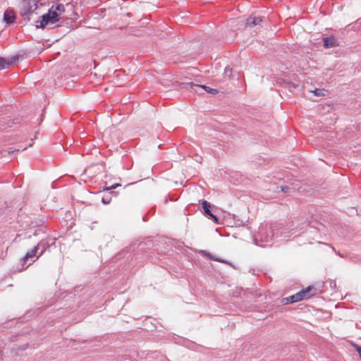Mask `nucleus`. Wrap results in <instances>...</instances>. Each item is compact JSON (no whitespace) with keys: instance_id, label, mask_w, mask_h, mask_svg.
<instances>
[{"instance_id":"dca6fc26","label":"nucleus","mask_w":361,"mask_h":361,"mask_svg":"<svg viewBox=\"0 0 361 361\" xmlns=\"http://www.w3.org/2000/svg\"><path fill=\"white\" fill-rule=\"evenodd\" d=\"M311 92H313L314 94V95L317 96V97H320V96H324V95L323 90L315 89L314 90L311 91Z\"/></svg>"},{"instance_id":"0eeeda50","label":"nucleus","mask_w":361,"mask_h":361,"mask_svg":"<svg viewBox=\"0 0 361 361\" xmlns=\"http://www.w3.org/2000/svg\"><path fill=\"white\" fill-rule=\"evenodd\" d=\"M15 19L16 14L13 10L8 9L4 12L3 20L4 22L6 24H11L12 23H13Z\"/></svg>"},{"instance_id":"a211bd4d","label":"nucleus","mask_w":361,"mask_h":361,"mask_svg":"<svg viewBox=\"0 0 361 361\" xmlns=\"http://www.w3.org/2000/svg\"><path fill=\"white\" fill-rule=\"evenodd\" d=\"M290 190H291V188L288 186H281V190L283 192H290Z\"/></svg>"},{"instance_id":"f8f14e48","label":"nucleus","mask_w":361,"mask_h":361,"mask_svg":"<svg viewBox=\"0 0 361 361\" xmlns=\"http://www.w3.org/2000/svg\"><path fill=\"white\" fill-rule=\"evenodd\" d=\"M296 302V300L294 297V295L287 297V298H283L281 300V303L283 305H287V304H290V303H293V302Z\"/></svg>"},{"instance_id":"412c9836","label":"nucleus","mask_w":361,"mask_h":361,"mask_svg":"<svg viewBox=\"0 0 361 361\" xmlns=\"http://www.w3.org/2000/svg\"><path fill=\"white\" fill-rule=\"evenodd\" d=\"M357 353L359 354L360 357L361 358V347L357 346Z\"/></svg>"},{"instance_id":"aec40b11","label":"nucleus","mask_w":361,"mask_h":361,"mask_svg":"<svg viewBox=\"0 0 361 361\" xmlns=\"http://www.w3.org/2000/svg\"><path fill=\"white\" fill-rule=\"evenodd\" d=\"M18 151H19V149H13V150H10V149H8V150H7L6 152H7V153H8V154H13V153H14L15 152H18Z\"/></svg>"},{"instance_id":"9d476101","label":"nucleus","mask_w":361,"mask_h":361,"mask_svg":"<svg viewBox=\"0 0 361 361\" xmlns=\"http://www.w3.org/2000/svg\"><path fill=\"white\" fill-rule=\"evenodd\" d=\"M202 209H204V214L207 216H210L212 214V205L207 200H202Z\"/></svg>"},{"instance_id":"2eb2a0df","label":"nucleus","mask_w":361,"mask_h":361,"mask_svg":"<svg viewBox=\"0 0 361 361\" xmlns=\"http://www.w3.org/2000/svg\"><path fill=\"white\" fill-rule=\"evenodd\" d=\"M232 71H233V69L231 67L226 66L224 69V74L226 77L230 78L232 75Z\"/></svg>"},{"instance_id":"f3484780","label":"nucleus","mask_w":361,"mask_h":361,"mask_svg":"<svg viewBox=\"0 0 361 361\" xmlns=\"http://www.w3.org/2000/svg\"><path fill=\"white\" fill-rule=\"evenodd\" d=\"M207 256L211 259V260H213V261H215V262H224L223 260H221L218 257H215L214 256H213L212 254L210 253H207Z\"/></svg>"},{"instance_id":"f257e3e1","label":"nucleus","mask_w":361,"mask_h":361,"mask_svg":"<svg viewBox=\"0 0 361 361\" xmlns=\"http://www.w3.org/2000/svg\"><path fill=\"white\" fill-rule=\"evenodd\" d=\"M54 6L49 9L48 13L42 16V20L39 21V25L37 27L44 28L49 23L54 24L59 21L60 16L58 15L57 11H54Z\"/></svg>"},{"instance_id":"f03ea898","label":"nucleus","mask_w":361,"mask_h":361,"mask_svg":"<svg viewBox=\"0 0 361 361\" xmlns=\"http://www.w3.org/2000/svg\"><path fill=\"white\" fill-rule=\"evenodd\" d=\"M260 238L262 240L265 242H269L276 235L279 236V232L277 229H275L272 226L266 225L265 227L259 228Z\"/></svg>"},{"instance_id":"ddd939ff","label":"nucleus","mask_w":361,"mask_h":361,"mask_svg":"<svg viewBox=\"0 0 361 361\" xmlns=\"http://www.w3.org/2000/svg\"><path fill=\"white\" fill-rule=\"evenodd\" d=\"M54 11H56L58 15L61 17V16L65 12V6L62 4H58L55 6Z\"/></svg>"},{"instance_id":"6ab92c4d","label":"nucleus","mask_w":361,"mask_h":361,"mask_svg":"<svg viewBox=\"0 0 361 361\" xmlns=\"http://www.w3.org/2000/svg\"><path fill=\"white\" fill-rule=\"evenodd\" d=\"M209 217L213 220V221L215 223V224H219V219L217 218V216L214 214H211L209 216Z\"/></svg>"},{"instance_id":"4be33fe9","label":"nucleus","mask_w":361,"mask_h":361,"mask_svg":"<svg viewBox=\"0 0 361 361\" xmlns=\"http://www.w3.org/2000/svg\"><path fill=\"white\" fill-rule=\"evenodd\" d=\"M202 252H204V250H202ZM207 252H204V254H205L206 255H207Z\"/></svg>"},{"instance_id":"20e7f679","label":"nucleus","mask_w":361,"mask_h":361,"mask_svg":"<svg viewBox=\"0 0 361 361\" xmlns=\"http://www.w3.org/2000/svg\"><path fill=\"white\" fill-rule=\"evenodd\" d=\"M314 290V288L309 286L305 289H302L300 292L294 294L296 302L301 301L310 298L312 293H311Z\"/></svg>"},{"instance_id":"39448f33","label":"nucleus","mask_w":361,"mask_h":361,"mask_svg":"<svg viewBox=\"0 0 361 361\" xmlns=\"http://www.w3.org/2000/svg\"><path fill=\"white\" fill-rule=\"evenodd\" d=\"M18 60V57L17 56H13L8 59L0 57V69L2 70L8 68L10 65L16 63Z\"/></svg>"},{"instance_id":"1a4fd4ad","label":"nucleus","mask_w":361,"mask_h":361,"mask_svg":"<svg viewBox=\"0 0 361 361\" xmlns=\"http://www.w3.org/2000/svg\"><path fill=\"white\" fill-rule=\"evenodd\" d=\"M324 46L326 48L334 47L336 46V41L333 37H328L324 39Z\"/></svg>"},{"instance_id":"9b49d317","label":"nucleus","mask_w":361,"mask_h":361,"mask_svg":"<svg viewBox=\"0 0 361 361\" xmlns=\"http://www.w3.org/2000/svg\"><path fill=\"white\" fill-rule=\"evenodd\" d=\"M188 85H189L191 88H192L193 87H201L202 89H204L207 92L213 94H216L218 92V91L216 89H213V88L207 87L205 85H196V84H194V83H192V82L188 84Z\"/></svg>"},{"instance_id":"7ed1b4c3","label":"nucleus","mask_w":361,"mask_h":361,"mask_svg":"<svg viewBox=\"0 0 361 361\" xmlns=\"http://www.w3.org/2000/svg\"><path fill=\"white\" fill-rule=\"evenodd\" d=\"M42 243H38L33 249H32L30 251L27 252L25 257L22 259L23 261V266H24L25 264L29 260H30V262L28 264V265L26 266L27 267L29 265H30L32 263H33L38 257L39 255H37V251L40 249L41 245ZM25 267H23L22 269H24Z\"/></svg>"},{"instance_id":"4468645a","label":"nucleus","mask_w":361,"mask_h":361,"mask_svg":"<svg viewBox=\"0 0 361 361\" xmlns=\"http://www.w3.org/2000/svg\"><path fill=\"white\" fill-rule=\"evenodd\" d=\"M39 243H42L40 247L41 252L39 255V256H41L44 253V252L46 250V249L49 246V245L48 242H47L44 240H42Z\"/></svg>"},{"instance_id":"423d86ee","label":"nucleus","mask_w":361,"mask_h":361,"mask_svg":"<svg viewBox=\"0 0 361 361\" xmlns=\"http://www.w3.org/2000/svg\"><path fill=\"white\" fill-rule=\"evenodd\" d=\"M118 186H121V184L115 183L113 185L106 188V190H106V193L102 197V202L104 204H109L111 202V195L113 192H110L109 190H111V189H115V188H116Z\"/></svg>"},{"instance_id":"6e6552de","label":"nucleus","mask_w":361,"mask_h":361,"mask_svg":"<svg viewBox=\"0 0 361 361\" xmlns=\"http://www.w3.org/2000/svg\"><path fill=\"white\" fill-rule=\"evenodd\" d=\"M262 18L260 16H251L246 20L247 26H255L260 24Z\"/></svg>"}]
</instances>
